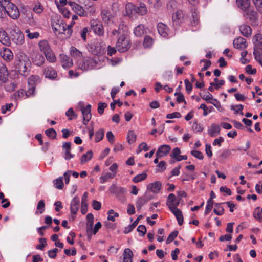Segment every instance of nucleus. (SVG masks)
Returning <instances> with one entry per match:
<instances>
[{
	"mask_svg": "<svg viewBox=\"0 0 262 262\" xmlns=\"http://www.w3.org/2000/svg\"><path fill=\"white\" fill-rule=\"evenodd\" d=\"M31 62L29 57L23 52L18 53L13 62L14 70L21 75L27 77L30 74Z\"/></svg>",
	"mask_w": 262,
	"mask_h": 262,
	"instance_id": "obj_1",
	"label": "nucleus"
},
{
	"mask_svg": "<svg viewBox=\"0 0 262 262\" xmlns=\"http://www.w3.org/2000/svg\"><path fill=\"white\" fill-rule=\"evenodd\" d=\"M52 27L56 35L63 34L65 38L70 37L72 33V25H67L61 20H53Z\"/></svg>",
	"mask_w": 262,
	"mask_h": 262,
	"instance_id": "obj_2",
	"label": "nucleus"
},
{
	"mask_svg": "<svg viewBox=\"0 0 262 262\" xmlns=\"http://www.w3.org/2000/svg\"><path fill=\"white\" fill-rule=\"evenodd\" d=\"M0 7L13 19H17L20 15L17 7L11 1H0Z\"/></svg>",
	"mask_w": 262,
	"mask_h": 262,
	"instance_id": "obj_3",
	"label": "nucleus"
},
{
	"mask_svg": "<svg viewBox=\"0 0 262 262\" xmlns=\"http://www.w3.org/2000/svg\"><path fill=\"white\" fill-rule=\"evenodd\" d=\"M126 14L128 15L138 14L143 15L147 13V9L143 3H140L139 5H135L132 3H128L126 5Z\"/></svg>",
	"mask_w": 262,
	"mask_h": 262,
	"instance_id": "obj_4",
	"label": "nucleus"
},
{
	"mask_svg": "<svg viewBox=\"0 0 262 262\" xmlns=\"http://www.w3.org/2000/svg\"><path fill=\"white\" fill-rule=\"evenodd\" d=\"M130 47L129 40L126 38L125 35H121L118 39L116 48L120 52L127 51Z\"/></svg>",
	"mask_w": 262,
	"mask_h": 262,
	"instance_id": "obj_5",
	"label": "nucleus"
},
{
	"mask_svg": "<svg viewBox=\"0 0 262 262\" xmlns=\"http://www.w3.org/2000/svg\"><path fill=\"white\" fill-rule=\"evenodd\" d=\"M78 67L82 70L87 71L96 67L97 62L92 58H85L79 61Z\"/></svg>",
	"mask_w": 262,
	"mask_h": 262,
	"instance_id": "obj_6",
	"label": "nucleus"
},
{
	"mask_svg": "<svg viewBox=\"0 0 262 262\" xmlns=\"http://www.w3.org/2000/svg\"><path fill=\"white\" fill-rule=\"evenodd\" d=\"M90 26L94 32L101 36L104 34V29L101 22L97 19H93L90 21Z\"/></svg>",
	"mask_w": 262,
	"mask_h": 262,
	"instance_id": "obj_7",
	"label": "nucleus"
},
{
	"mask_svg": "<svg viewBox=\"0 0 262 262\" xmlns=\"http://www.w3.org/2000/svg\"><path fill=\"white\" fill-rule=\"evenodd\" d=\"M12 41L17 45L24 43V36L19 28H17L11 31Z\"/></svg>",
	"mask_w": 262,
	"mask_h": 262,
	"instance_id": "obj_8",
	"label": "nucleus"
},
{
	"mask_svg": "<svg viewBox=\"0 0 262 262\" xmlns=\"http://www.w3.org/2000/svg\"><path fill=\"white\" fill-rule=\"evenodd\" d=\"M31 59L34 64L40 66L45 62L43 56L37 51H33L31 55Z\"/></svg>",
	"mask_w": 262,
	"mask_h": 262,
	"instance_id": "obj_9",
	"label": "nucleus"
},
{
	"mask_svg": "<svg viewBox=\"0 0 262 262\" xmlns=\"http://www.w3.org/2000/svg\"><path fill=\"white\" fill-rule=\"evenodd\" d=\"M172 21L174 26H179L184 21V14L181 10H178L172 14Z\"/></svg>",
	"mask_w": 262,
	"mask_h": 262,
	"instance_id": "obj_10",
	"label": "nucleus"
},
{
	"mask_svg": "<svg viewBox=\"0 0 262 262\" xmlns=\"http://www.w3.org/2000/svg\"><path fill=\"white\" fill-rule=\"evenodd\" d=\"M91 105L88 104L85 107L81 109L82 114L83 115V123L86 125L91 119L92 115L91 113Z\"/></svg>",
	"mask_w": 262,
	"mask_h": 262,
	"instance_id": "obj_11",
	"label": "nucleus"
},
{
	"mask_svg": "<svg viewBox=\"0 0 262 262\" xmlns=\"http://www.w3.org/2000/svg\"><path fill=\"white\" fill-rule=\"evenodd\" d=\"M55 4L59 11L63 14L65 17H69V11L65 7V6L69 4V1H55Z\"/></svg>",
	"mask_w": 262,
	"mask_h": 262,
	"instance_id": "obj_12",
	"label": "nucleus"
},
{
	"mask_svg": "<svg viewBox=\"0 0 262 262\" xmlns=\"http://www.w3.org/2000/svg\"><path fill=\"white\" fill-rule=\"evenodd\" d=\"M253 55L255 59L259 62L262 67V45L258 43L254 49Z\"/></svg>",
	"mask_w": 262,
	"mask_h": 262,
	"instance_id": "obj_13",
	"label": "nucleus"
},
{
	"mask_svg": "<svg viewBox=\"0 0 262 262\" xmlns=\"http://www.w3.org/2000/svg\"><path fill=\"white\" fill-rule=\"evenodd\" d=\"M238 8L244 11L246 14H249V11L252 9L250 1H236Z\"/></svg>",
	"mask_w": 262,
	"mask_h": 262,
	"instance_id": "obj_14",
	"label": "nucleus"
},
{
	"mask_svg": "<svg viewBox=\"0 0 262 262\" xmlns=\"http://www.w3.org/2000/svg\"><path fill=\"white\" fill-rule=\"evenodd\" d=\"M171 147L169 145L164 144L161 145L158 149L156 154V157H162L167 155L170 151Z\"/></svg>",
	"mask_w": 262,
	"mask_h": 262,
	"instance_id": "obj_15",
	"label": "nucleus"
},
{
	"mask_svg": "<svg viewBox=\"0 0 262 262\" xmlns=\"http://www.w3.org/2000/svg\"><path fill=\"white\" fill-rule=\"evenodd\" d=\"M0 54L2 58L7 61L10 62L13 58V54L9 48H4Z\"/></svg>",
	"mask_w": 262,
	"mask_h": 262,
	"instance_id": "obj_16",
	"label": "nucleus"
},
{
	"mask_svg": "<svg viewBox=\"0 0 262 262\" xmlns=\"http://www.w3.org/2000/svg\"><path fill=\"white\" fill-rule=\"evenodd\" d=\"M9 73L6 66L3 63H0V80L6 82L8 78Z\"/></svg>",
	"mask_w": 262,
	"mask_h": 262,
	"instance_id": "obj_17",
	"label": "nucleus"
},
{
	"mask_svg": "<svg viewBox=\"0 0 262 262\" xmlns=\"http://www.w3.org/2000/svg\"><path fill=\"white\" fill-rule=\"evenodd\" d=\"M233 43L234 48L239 49L245 48L247 46L246 40L241 37L235 39Z\"/></svg>",
	"mask_w": 262,
	"mask_h": 262,
	"instance_id": "obj_18",
	"label": "nucleus"
},
{
	"mask_svg": "<svg viewBox=\"0 0 262 262\" xmlns=\"http://www.w3.org/2000/svg\"><path fill=\"white\" fill-rule=\"evenodd\" d=\"M103 21L107 24L113 22V16L111 13L106 9H103L101 13Z\"/></svg>",
	"mask_w": 262,
	"mask_h": 262,
	"instance_id": "obj_19",
	"label": "nucleus"
},
{
	"mask_svg": "<svg viewBox=\"0 0 262 262\" xmlns=\"http://www.w3.org/2000/svg\"><path fill=\"white\" fill-rule=\"evenodd\" d=\"M79 199L77 196H75L72 200L70 205L71 213L76 214L79 210Z\"/></svg>",
	"mask_w": 262,
	"mask_h": 262,
	"instance_id": "obj_20",
	"label": "nucleus"
},
{
	"mask_svg": "<svg viewBox=\"0 0 262 262\" xmlns=\"http://www.w3.org/2000/svg\"><path fill=\"white\" fill-rule=\"evenodd\" d=\"M109 191L111 193L115 194L116 196L120 194H124L126 192L124 188L117 186L115 184H113L110 187Z\"/></svg>",
	"mask_w": 262,
	"mask_h": 262,
	"instance_id": "obj_21",
	"label": "nucleus"
},
{
	"mask_svg": "<svg viewBox=\"0 0 262 262\" xmlns=\"http://www.w3.org/2000/svg\"><path fill=\"white\" fill-rule=\"evenodd\" d=\"M169 209L176 216L179 225L180 226L182 225L183 223V216L182 211L176 207H173Z\"/></svg>",
	"mask_w": 262,
	"mask_h": 262,
	"instance_id": "obj_22",
	"label": "nucleus"
},
{
	"mask_svg": "<svg viewBox=\"0 0 262 262\" xmlns=\"http://www.w3.org/2000/svg\"><path fill=\"white\" fill-rule=\"evenodd\" d=\"M69 5L74 9L75 11L80 16L84 15V7L77 4L74 2L69 1Z\"/></svg>",
	"mask_w": 262,
	"mask_h": 262,
	"instance_id": "obj_23",
	"label": "nucleus"
},
{
	"mask_svg": "<svg viewBox=\"0 0 262 262\" xmlns=\"http://www.w3.org/2000/svg\"><path fill=\"white\" fill-rule=\"evenodd\" d=\"M61 62L64 68H69L73 65L72 60L68 56L62 54L60 55Z\"/></svg>",
	"mask_w": 262,
	"mask_h": 262,
	"instance_id": "obj_24",
	"label": "nucleus"
},
{
	"mask_svg": "<svg viewBox=\"0 0 262 262\" xmlns=\"http://www.w3.org/2000/svg\"><path fill=\"white\" fill-rule=\"evenodd\" d=\"M88 192H85L82 197L81 212L82 214H85L88 210Z\"/></svg>",
	"mask_w": 262,
	"mask_h": 262,
	"instance_id": "obj_25",
	"label": "nucleus"
},
{
	"mask_svg": "<svg viewBox=\"0 0 262 262\" xmlns=\"http://www.w3.org/2000/svg\"><path fill=\"white\" fill-rule=\"evenodd\" d=\"M161 187V183L160 181H156L150 183L147 186V189L154 193H157L159 192Z\"/></svg>",
	"mask_w": 262,
	"mask_h": 262,
	"instance_id": "obj_26",
	"label": "nucleus"
},
{
	"mask_svg": "<svg viewBox=\"0 0 262 262\" xmlns=\"http://www.w3.org/2000/svg\"><path fill=\"white\" fill-rule=\"evenodd\" d=\"M0 42L4 45L9 46L10 40L7 33L4 30H0Z\"/></svg>",
	"mask_w": 262,
	"mask_h": 262,
	"instance_id": "obj_27",
	"label": "nucleus"
},
{
	"mask_svg": "<svg viewBox=\"0 0 262 262\" xmlns=\"http://www.w3.org/2000/svg\"><path fill=\"white\" fill-rule=\"evenodd\" d=\"M239 30L241 34L247 37L251 36L252 30L250 26L247 25H242L239 27Z\"/></svg>",
	"mask_w": 262,
	"mask_h": 262,
	"instance_id": "obj_28",
	"label": "nucleus"
},
{
	"mask_svg": "<svg viewBox=\"0 0 262 262\" xmlns=\"http://www.w3.org/2000/svg\"><path fill=\"white\" fill-rule=\"evenodd\" d=\"M249 16V20L252 25H257L258 24L257 13L253 11L252 9L249 11V14H246Z\"/></svg>",
	"mask_w": 262,
	"mask_h": 262,
	"instance_id": "obj_29",
	"label": "nucleus"
},
{
	"mask_svg": "<svg viewBox=\"0 0 262 262\" xmlns=\"http://www.w3.org/2000/svg\"><path fill=\"white\" fill-rule=\"evenodd\" d=\"M208 134L211 137H215L220 134V127L219 125L212 124L210 128L208 130Z\"/></svg>",
	"mask_w": 262,
	"mask_h": 262,
	"instance_id": "obj_30",
	"label": "nucleus"
},
{
	"mask_svg": "<svg viewBox=\"0 0 262 262\" xmlns=\"http://www.w3.org/2000/svg\"><path fill=\"white\" fill-rule=\"evenodd\" d=\"M38 46L40 51L43 52L44 54L51 50L48 41L46 40L40 41L38 43Z\"/></svg>",
	"mask_w": 262,
	"mask_h": 262,
	"instance_id": "obj_31",
	"label": "nucleus"
},
{
	"mask_svg": "<svg viewBox=\"0 0 262 262\" xmlns=\"http://www.w3.org/2000/svg\"><path fill=\"white\" fill-rule=\"evenodd\" d=\"M44 74L46 77L51 79L55 78L57 76V73L52 68L48 67L45 69Z\"/></svg>",
	"mask_w": 262,
	"mask_h": 262,
	"instance_id": "obj_32",
	"label": "nucleus"
},
{
	"mask_svg": "<svg viewBox=\"0 0 262 262\" xmlns=\"http://www.w3.org/2000/svg\"><path fill=\"white\" fill-rule=\"evenodd\" d=\"M145 32L144 26L140 24L135 28L134 30V34L138 37L142 36Z\"/></svg>",
	"mask_w": 262,
	"mask_h": 262,
	"instance_id": "obj_33",
	"label": "nucleus"
},
{
	"mask_svg": "<svg viewBox=\"0 0 262 262\" xmlns=\"http://www.w3.org/2000/svg\"><path fill=\"white\" fill-rule=\"evenodd\" d=\"M157 29L160 35L163 37H166L167 35V28L165 25L162 23H159L157 25Z\"/></svg>",
	"mask_w": 262,
	"mask_h": 262,
	"instance_id": "obj_34",
	"label": "nucleus"
},
{
	"mask_svg": "<svg viewBox=\"0 0 262 262\" xmlns=\"http://www.w3.org/2000/svg\"><path fill=\"white\" fill-rule=\"evenodd\" d=\"M150 198L147 199L145 196H141L138 198L136 205L138 209H141L143 205L146 204Z\"/></svg>",
	"mask_w": 262,
	"mask_h": 262,
	"instance_id": "obj_35",
	"label": "nucleus"
},
{
	"mask_svg": "<svg viewBox=\"0 0 262 262\" xmlns=\"http://www.w3.org/2000/svg\"><path fill=\"white\" fill-rule=\"evenodd\" d=\"M70 54L72 57L74 58H80L82 56V53L76 49L75 47H71L70 48Z\"/></svg>",
	"mask_w": 262,
	"mask_h": 262,
	"instance_id": "obj_36",
	"label": "nucleus"
},
{
	"mask_svg": "<svg viewBox=\"0 0 262 262\" xmlns=\"http://www.w3.org/2000/svg\"><path fill=\"white\" fill-rule=\"evenodd\" d=\"M93 157V152L92 150L88 151L86 154H83L80 159V162L83 164L89 160H91Z\"/></svg>",
	"mask_w": 262,
	"mask_h": 262,
	"instance_id": "obj_37",
	"label": "nucleus"
},
{
	"mask_svg": "<svg viewBox=\"0 0 262 262\" xmlns=\"http://www.w3.org/2000/svg\"><path fill=\"white\" fill-rule=\"evenodd\" d=\"M176 200V197L175 195L173 193H170L167 198L166 205L168 206L169 209H170L173 207L174 202Z\"/></svg>",
	"mask_w": 262,
	"mask_h": 262,
	"instance_id": "obj_38",
	"label": "nucleus"
},
{
	"mask_svg": "<svg viewBox=\"0 0 262 262\" xmlns=\"http://www.w3.org/2000/svg\"><path fill=\"white\" fill-rule=\"evenodd\" d=\"M88 3L84 5V12L87 11L90 13H93L95 12V8L94 6V3L92 1H87Z\"/></svg>",
	"mask_w": 262,
	"mask_h": 262,
	"instance_id": "obj_39",
	"label": "nucleus"
},
{
	"mask_svg": "<svg viewBox=\"0 0 262 262\" xmlns=\"http://www.w3.org/2000/svg\"><path fill=\"white\" fill-rule=\"evenodd\" d=\"M202 98L203 100H205L207 102L211 103L214 106L217 107V105L215 103H213V102L211 101H214L216 102H217V101L215 99L213 98L212 94H210V93L208 92L206 95H204V96H202Z\"/></svg>",
	"mask_w": 262,
	"mask_h": 262,
	"instance_id": "obj_40",
	"label": "nucleus"
},
{
	"mask_svg": "<svg viewBox=\"0 0 262 262\" xmlns=\"http://www.w3.org/2000/svg\"><path fill=\"white\" fill-rule=\"evenodd\" d=\"M45 55L47 60L50 62H54L56 60V57L52 50L45 54Z\"/></svg>",
	"mask_w": 262,
	"mask_h": 262,
	"instance_id": "obj_41",
	"label": "nucleus"
},
{
	"mask_svg": "<svg viewBox=\"0 0 262 262\" xmlns=\"http://www.w3.org/2000/svg\"><path fill=\"white\" fill-rule=\"evenodd\" d=\"M136 135L133 130H129L127 135V142L129 144L134 143L136 140Z\"/></svg>",
	"mask_w": 262,
	"mask_h": 262,
	"instance_id": "obj_42",
	"label": "nucleus"
},
{
	"mask_svg": "<svg viewBox=\"0 0 262 262\" xmlns=\"http://www.w3.org/2000/svg\"><path fill=\"white\" fill-rule=\"evenodd\" d=\"M253 216L259 222H262V209L256 208L253 212Z\"/></svg>",
	"mask_w": 262,
	"mask_h": 262,
	"instance_id": "obj_43",
	"label": "nucleus"
},
{
	"mask_svg": "<svg viewBox=\"0 0 262 262\" xmlns=\"http://www.w3.org/2000/svg\"><path fill=\"white\" fill-rule=\"evenodd\" d=\"M53 183L55 187L58 189H61L63 187L64 184L63 182V178L60 177L58 179H55L53 181Z\"/></svg>",
	"mask_w": 262,
	"mask_h": 262,
	"instance_id": "obj_44",
	"label": "nucleus"
},
{
	"mask_svg": "<svg viewBox=\"0 0 262 262\" xmlns=\"http://www.w3.org/2000/svg\"><path fill=\"white\" fill-rule=\"evenodd\" d=\"M154 40L149 36H146L143 41V46L145 48H150L153 44Z\"/></svg>",
	"mask_w": 262,
	"mask_h": 262,
	"instance_id": "obj_45",
	"label": "nucleus"
},
{
	"mask_svg": "<svg viewBox=\"0 0 262 262\" xmlns=\"http://www.w3.org/2000/svg\"><path fill=\"white\" fill-rule=\"evenodd\" d=\"M147 175L145 173H142L137 175L133 179V181L134 183H138L141 181L144 180L146 179Z\"/></svg>",
	"mask_w": 262,
	"mask_h": 262,
	"instance_id": "obj_46",
	"label": "nucleus"
},
{
	"mask_svg": "<svg viewBox=\"0 0 262 262\" xmlns=\"http://www.w3.org/2000/svg\"><path fill=\"white\" fill-rule=\"evenodd\" d=\"M180 154V149L178 147H176L173 149L170 156L171 158L174 159L177 161L178 158L179 159V156H181Z\"/></svg>",
	"mask_w": 262,
	"mask_h": 262,
	"instance_id": "obj_47",
	"label": "nucleus"
},
{
	"mask_svg": "<svg viewBox=\"0 0 262 262\" xmlns=\"http://www.w3.org/2000/svg\"><path fill=\"white\" fill-rule=\"evenodd\" d=\"M115 177V173L107 172L100 178V183H104L108 179H112Z\"/></svg>",
	"mask_w": 262,
	"mask_h": 262,
	"instance_id": "obj_48",
	"label": "nucleus"
},
{
	"mask_svg": "<svg viewBox=\"0 0 262 262\" xmlns=\"http://www.w3.org/2000/svg\"><path fill=\"white\" fill-rule=\"evenodd\" d=\"M39 242L40 243L36 246V248L40 250H42L45 247L47 246V240L45 238H40L39 239Z\"/></svg>",
	"mask_w": 262,
	"mask_h": 262,
	"instance_id": "obj_49",
	"label": "nucleus"
},
{
	"mask_svg": "<svg viewBox=\"0 0 262 262\" xmlns=\"http://www.w3.org/2000/svg\"><path fill=\"white\" fill-rule=\"evenodd\" d=\"M104 135V130L103 129H100L96 133L95 141L98 142L103 139Z\"/></svg>",
	"mask_w": 262,
	"mask_h": 262,
	"instance_id": "obj_50",
	"label": "nucleus"
},
{
	"mask_svg": "<svg viewBox=\"0 0 262 262\" xmlns=\"http://www.w3.org/2000/svg\"><path fill=\"white\" fill-rule=\"evenodd\" d=\"M46 134L51 139H55L56 137V132L52 128L48 129L46 130Z\"/></svg>",
	"mask_w": 262,
	"mask_h": 262,
	"instance_id": "obj_51",
	"label": "nucleus"
},
{
	"mask_svg": "<svg viewBox=\"0 0 262 262\" xmlns=\"http://www.w3.org/2000/svg\"><path fill=\"white\" fill-rule=\"evenodd\" d=\"M178 231L177 230L173 231L168 236L166 244H170L178 235Z\"/></svg>",
	"mask_w": 262,
	"mask_h": 262,
	"instance_id": "obj_52",
	"label": "nucleus"
},
{
	"mask_svg": "<svg viewBox=\"0 0 262 262\" xmlns=\"http://www.w3.org/2000/svg\"><path fill=\"white\" fill-rule=\"evenodd\" d=\"M214 204V201L213 200H208L207 202V206L206 207V209L205 211V214L207 215L212 209L213 205Z\"/></svg>",
	"mask_w": 262,
	"mask_h": 262,
	"instance_id": "obj_53",
	"label": "nucleus"
},
{
	"mask_svg": "<svg viewBox=\"0 0 262 262\" xmlns=\"http://www.w3.org/2000/svg\"><path fill=\"white\" fill-rule=\"evenodd\" d=\"M25 32L27 33V36L28 37L31 39L37 38L39 36V33L37 32L31 33L28 29H27Z\"/></svg>",
	"mask_w": 262,
	"mask_h": 262,
	"instance_id": "obj_54",
	"label": "nucleus"
},
{
	"mask_svg": "<svg viewBox=\"0 0 262 262\" xmlns=\"http://www.w3.org/2000/svg\"><path fill=\"white\" fill-rule=\"evenodd\" d=\"M17 86L16 83L14 82H11L6 85V90L9 92L13 91L17 88Z\"/></svg>",
	"mask_w": 262,
	"mask_h": 262,
	"instance_id": "obj_55",
	"label": "nucleus"
},
{
	"mask_svg": "<svg viewBox=\"0 0 262 262\" xmlns=\"http://www.w3.org/2000/svg\"><path fill=\"white\" fill-rule=\"evenodd\" d=\"M24 95V90L23 89H20L13 94V98L15 100H17L23 97Z\"/></svg>",
	"mask_w": 262,
	"mask_h": 262,
	"instance_id": "obj_56",
	"label": "nucleus"
},
{
	"mask_svg": "<svg viewBox=\"0 0 262 262\" xmlns=\"http://www.w3.org/2000/svg\"><path fill=\"white\" fill-rule=\"evenodd\" d=\"M45 208V204L44 201L41 200H40L37 205V209L39 210L40 213H42L44 210Z\"/></svg>",
	"mask_w": 262,
	"mask_h": 262,
	"instance_id": "obj_57",
	"label": "nucleus"
},
{
	"mask_svg": "<svg viewBox=\"0 0 262 262\" xmlns=\"http://www.w3.org/2000/svg\"><path fill=\"white\" fill-rule=\"evenodd\" d=\"M13 106L12 103H7L5 105H3L1 107L2 113L3 114L6 113L7 111H10L11 107Z\"/></svg>",
	"mask_w": 262,
	"mask_h": 262,
	"instance_id": "obj_58",
	"label": "nucleus"
},
{
	"mask_svg": "<svg viewBox=\"0 0 262 262\" xmlns=\"http://www.w3.org/2000/svg\"><path fill=\"white\" fill-rule=\"evenodd\" d=\"M107 107L106 103L99 102L98 104V113L101 115L104 112V109Z\"/></svg>",
	"mask_w": 262,
	"mask_h": 262,
	"instance_id": "obj_59",
	"label": "nucleus"
},
{
	"mask_svg": "<svg viewBox=\"0 0 262 262\" xmlns=\"http://www.w3.org/2000/svg\"><path fill=\"white\" fill-rule=\"evenodd\" d=\"M191 154L196 158H198V159L200 160H202L204 158V156L203 154L198 150H192L191 151Z\"/></svg>",
	"mask_w": 262,
	"mask_h": 262,
	"instance_id": "obj_60",
	"label": "nucleus"
},
{
	"mask_svg": "<svg viewBox=\"0 0 262 262\" xmlns=\"http://www.w3.org/2000/svg\"><path fill=\"white\" fill-rule=\"evenodd\" d=\"M35 90V88L34 86H32L31 88H29L28 91L25 92V98H27L31 96H33L34 95Z\"/></svg>",
	"mask_w": 262,
	"mask_h": 262,
	"instance_id": "obj_61",
	"label": "nucleus"
},
{
	"mask_svg": "<svg viewBox=\"0 0 262 262\" xmlns=\"http://www.w3.org/2000/svg\"><path fill=\"white\" fill-rule=\"evenodd\" d=\"M204 62L205 64L203 68H202L201 71H204L206 70H207L210 66H211V62L210 60H208L206 59H201L200 60V62Z\"/></svg>",
	"mask_w": 262,
	"mask_h": 262,
	"instance_id": "obj_62",
	"label": "nucleus"
},
{
	"mask_svg": "<svg viewBox=\"0 0 262 262\" xmlns=\"http://www.w3.org/2000/svg\"><path fill=\"white\" fill-rule=\"evenodd\" d=\"M181 117V115L179 112H174L171 114H168L166 115L167 119L179 118Z\"/></svg>",
	"mask_w": 262,
	"mask_h": 262,
	"instance_id": "obj_63",
	"label": "nucleus"
},
{
	"mask_svg": "<svg viewBox=\"0 0 262 262\" xmlns=\"http://www.w3.org/2000/svg\"><path fill=\"white\" fill-rule=\"evenodd\" d=\"M137 231L139 233H141V236H143L146 233V228L144 225H139L137 228Z\"/></svg>",
	"mask_w": 262,
	"mask_h": 262,
	"instance_id": "obj_64",
	"label": "nucleus"
}]
</instances>
